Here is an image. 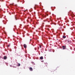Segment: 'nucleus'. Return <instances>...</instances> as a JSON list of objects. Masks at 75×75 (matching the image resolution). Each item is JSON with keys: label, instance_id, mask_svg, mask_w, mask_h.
<instances>
[{"label": "nucleus", "instance_id": "nucleus-7", "mask_svg": "<svg viewBox=\"0 0 75 75\" xmlns=\"http://www.w3.org/2000/svg\"><path fill=\"white\" fill-rule=\"evenodd\" d=\"M63 38H66V36H63Z\"/></svg>", "mask_w": 75, "mask_h": 75}, {"label": "nucleus", "instance_id": "nucleus-11", "mask_svg": "<svg viewBox=\"0 0 75 75\" xmlns=\"http://www.w3.org/2000/svg\"><path fill=\"white\" fill-rule=\"evenodd\" d=\"M47 16H48V14H47Z\"/></svg>", "mask_w": 75, "mask_h": 75}, {"label": "nucleus", "instance_id": "nucleus-9", "mask_svg": "<svg viewBox=\"0 0 75 75\" xmlns=\"http://www.w3.org/2000/svg\"><path fill=\"white\" fill-rule=\"evenodd\" d=\"M40 48H41V46H40Z\"/></svg>", "mask_w": 75, "mask_h": 75}, {"label": "nucleus", "instance_id": "nucleus-4", "mask_svg": "<svg viewBox=\"0 0 75 75\" xmlns=\"http://www.w3.org/2000/svg\"><path fill=\"white\" fill-rule=\"evenodd\" d=\"M40 59H43V57L41 56L40 57Z\"/></svg>", "mask_w": 75, "mask_h": 75}, {"label": "nucleus", "instance_id": "nucleus-6", "mask_svg": "<svg viewBox=\"0 0 75 75\" xmlns=\"http://www.w3.org/2000/svg\"><path fill=\"white\" fill-rule=\"evenodd\" d=\"M18 67H20V64L18 63L17 65Z\"/></svg>", "mask_w": 75, "mask_h": 75}, {"label": "nucleus", "instance_id": "nucleus-13", "mask_svg": "<svg viewBox=\"0 0 75 75\" xmlns=\"http://www.w3.org/2000/svg\"><path fill=\"white\" fill-rule=\"evenodd\" d=\"M48 30H49V29H48Z\"/></svg>", "mask_w": 75, "mask_h": 75}, {"label": "nucleus", "instance_id": "nucleus-2", "mask_svg": "<svg viewBox=\"0 0 75 75\" xmlns=\"http://www.w3.org/2000/svg\"><path fill=\"white\" fill-rule=\"evenodd\" d=\"M4 59H7V56H4Z\"/></svg>", "mask_w": 75, "mask_h": 75}, {"label": "nucleus", "instance_id": "nucleus-16", "mask_svg": "<svg viewBox=\"0 0 75 75\" xmlns=\"http://www.w3.org/2000/svg\"><path fill=\"white\" fill-rule=\"evenodd\" d=\"M0 18H1V17H0Z\"/></svg>", "mask_w": 75, "mask_h": 75}, {"label": "nucleus", "instance_id": "nucleus-15", "mask_svg": "<svg viewBox=\"0 0 75 75\" xmlns=\"http://www.w3.org/2000/svg\"><path fill=\"white\" fill-rule=\"evenodd\" d=\"M31 40H30V41Z\"/></svg>", "mask_w": 75, "mask_h": 75}, {"label": "nucleus", "instance_id": "nucleus-1", "mask_svg": "<svg viewBox=\"0 0 75 75\" xmlns=\"http://www.w3.org/2000/svg\"><path fill=\"white\" fill-rule=\"evenodd\" d=\"M29 69L30 71H33V68L31 67H30L29 68Z\"/></svg>", "mask_w": 75, "mask_h": 75}, {"label": "nucleus", "instance_id": "nucleus-10", "mask_svg": "<svg viewBox=\"0 0 75 75\" xmlns=\"http://www.w3.org/2000/svg\"><path fill=\"white\" fill-rule=\"evenodd\" d=\"M35 50H37V49H36V48H35Z\"/></svg>", "mask_w": 75, "mask_h": 75}, {"label": "nucleus", "instance_id": "nucleus-3", "mask_svg": "<svg viewBox=\"0 0 75 75\" xmlns=\"http://www.w3.org/2000/svg\"><path fill=\"white\" fill-rule=\"evenodd\" d=\"M62 47L63 50H65V48H66V47L65 46H63Z\"/></svg>", "mask_w": 75, "mask_h": 75}, {"label": "nucleus", "instance_id": "nucleus-5", "mask_svg": "<svg viewBox=\"0 0 75 75\" xmlns=\"http://www.w3.org/2000/svg\"><path fill=\"white\" fill-rule=\"evenodd\" d=\"M24 48H26L27 47V46L26 45L24 44Z\"/></svg>", "mask_w": 75, "mask_h": 75}, {"label": "nucleus", "instance_id": "nucleus-14", "mask_svg": "<svg viewBox=\"0 0 75 75\" xmlns=\"http://www.w3.org/2000/svg\"><path fill=\"white\" fill-rule=\"evenodd\" d=\"M16 20H17L16 19Z\"/></svg>", "mask_w": 75, "mask_h": 75}, {"label": "nucleus", "instance_id": "nucleus-8", "mask_svg": "<svg viewBox=\"0 0 75 75\" xmlns=\"http://www.w3.org/2000/svg\"><path fill=\"white\" fill-rule=\"evenodd\" d=\"M10 45H8V47H10Z\"/></svg>", "mask_w": 75, "mask_h": 75}, {"label": "nucleus", "instance_id": "nucleus-12", "mask_svg": "<svg viewBox=\"0 0 75 75\" xmlns=\"http://www.w3.org/2000/svg\"><path fill=\"white\" fill-rule=\"evenodd\" d=\"M11 5H12V4H11Z\"/></svg>", "mask_w": 75, "mask_h": 75}]
</instances>
